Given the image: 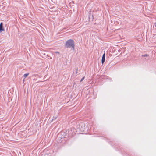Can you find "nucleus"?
<instances>
[{"mask_svg": "<svg viewBox=\"0 0 156 156\" xmlns=\"http://www.w3.org/2000/svg\"><path fill=\"white\" fill-rule=\"evenodd\" d=\"M144 57H147L148 56V55L147 54H145L144 55H142Z\"/></svg>", "mask_w": 156, "mask_h": 156, "instance_id": "obj_5", "label": "nucleus"}, {"mask_svg": "<svg viewBox=\"0 0 156 156\" xmlns=\"http://www.w3.org/2000/svg\"><path fill=\"white\" fill-rule=\"evenodd\" d=\"M105 60V54L104 53L102 56V59H101V63L102 64L104 62Z\"/></svg>", "mask_w": 156, "mask_h": 156, "instance_id": "obj_2", "label": "nucleus"}, {"mask_svg": "<svg viewBox=\"0 0 156 156\" xmlns=\"http://www.w3.org/2000/svg\"><path fill=\"white\" fill-rule=\"evenodd\" d=\"M84 79V77H83V78H82L81 80H80V82H82L83 80Z\"/></svg>", "mask_w": 156, "mask_h": 156, "instance_id": "obj_6", "label": "nucleus"}, {"mask_svg": "<svg viewBox=\"0 0 156 156\" xmlns=\"http://www.w3.org/2000/svg\"><path fill=\"white\" fill-rule=\"evenodd\" d=\"M56 117H55V119H53V120H55V119H56Z\"/></svg>", "mask_w": 156, "mask_h": 156, "instance_id": "obj_8", "label": "nucleus"}, {"mask_svg": "<svg viewBox=\"0 0 156 156\" xmlns=\"http://www.w3.org/2000/svg\"><path fill=\"white\" fill-rule=\"evenodd\" d=\"M4 30L3 27V23H1L0 24V32H2V31H4Z\"/></svg>", "mask_w": 156, "mask_h": 156, "instance_id": "obj_3", "label": "nucleus"}, {"mask_svg": "<svg viewBox=\"0 0 156 156\" xmlns=\"http://www.w3.org/2000/svg\"><path fill=\"white\" fill-rule=\"evenodd\" d=\"M67 48H72L73 50L74 49V42L73 40L69 39L68 40L66 44Z\"/></svg>", "mask_w": 156, "mask_h": 156, "instance_id": "obj_1", "label": "nucleus"}, {"mask_svg": "<svg viewBox=\"0 0 156 156\" xmlns=\"http://www.w3.org/2000/svg\"><path fill=\"white\" fill-rule=\"evenodd\" d=\"M29 75V73H26V74H24V76L25 78H26Z\"/></svg>", "mask_w": 156, "mask_h": 156, "instance_id": "obj_4", "label": "nucleus"}, {"mask_svg": "<svg viewBox=\"0 0 156 156\" xmlns=\"http://www.w3.org/2000/svg\"><path fill=\"white\" fill-rule=\"evenodd\" d=\"M56 53H59L58 52H56Z\"/></svg>", "mask_w": 156, "mask_h": 156, "instance_id": "obj_7", "label": "nucleus"}]
</instances>
